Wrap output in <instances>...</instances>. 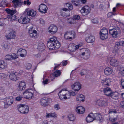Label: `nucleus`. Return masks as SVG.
<instances>
[{"instance_id":"a19ab883","label":"nucleus","mask_w":124,"mask_h":124,"mask_svg":"<svg viewBox=\"0 0 124 124\" xmlns=\"http://www.w3.org/2000/svg\"><path fill=\"white\" fill-rule=\"evenodd\" d=\"M108 34L107 29L105 28H103L101 29L100 32L99 34Z\"/></svg>"},{"instance_id":"9d476101","label":"nucleus","mask_w":124,"mask_h":124,"mask_svg":"<svg viewBox=\"0 0 124 124\" xmlns=\"http://www.w3.org/2000/svg\"><path fill=\"white\" fill-rule=\"evenodd\" d=\"M5 99L4 103L5 107L7 108L13 103L14 100L12 96L6 97Z\"/></svg>"},{"instance_id":"b1692460","label":"nucleus","mask_w":124,"mask_h":124,"mask_svg":"<svg viewBox=\"0 0 124 124\" xmlns=\"http://www.w3.org/2000/svg\"><path fill=\"white\" fill-rule=\"evenodd\" d=\"M12 2L13 3V6L15 8L20 7L22 5L23 2L21 0H14Z\"/></svg>"},{"instance_id":"f3484780","label":"nucleus","mask_w":124,"mask_h":124,"mask_svg":"<svg viewBox=\"0 0 124 124\" xmlns=\"http://www.w3.org/2000/svg\"><path fill=\"white\" fill-rule=\"evenodd\" d=\"M81 55L82 56H86V57L85 58L86 59L88 58L90 55V51L88 49L86 48H83L81 49Z\"/></svg>"},{"instance_id":"473e14b6","label":"nucleus","mask_w":124,"mask_h":124,"mask_svg":"<svg viewBox=\"0 0 124 124\" xmlns=\"http://www.w3.org/2000/svg\"><path fill=\"white\" fill-rule=\"evenodd\" d=\"M93 117L94 119H96L97 120H99L101 121L102 119V117L101 115L99 114L96 113L93 114Z\"/></svg>"},{"instance_id":"774afa93","label":"nucleus","mask_w":124,"mask_h":124,"mask_svg":"<svg viewBox=\"0 0 124 124\" xmlns=\"http://www.w3.org/2000/svg\"><path fill=\"white\" fill-rule=\"evenodd\" d=\"M121 85L122 87L124 88V79H122L121 80Z\"/></svg>"},{"instance_id":"864d4df0","label":"nucleus","mask_w":124,"mask_h":124,"mask_svg":"<svg viewBox=\"0 0 124 124\" xmlns=\"http://www.w3.org/2000/svg\"><path fill=\"white\" fill-rule=\"evenodd\" d=\"M79 2V0L78 1L76 0H72V3L76 6L78 5Z\"/></svg>"},{"instance_id":"bb28decb","label":"nucleus","mask_w":124,"mask_h":124,"mask_svg":"<svg viewBox=\"0 0 124 124\" xmlns=\"http://www.w3.org/2000/svg\"><path fill=\"white\" fill-rule=\"evenodd\" d=\"M25 11L27 15L31 17L35 16L36 14V11L33 9L28 10L27 9Z\"/></svg>"},{"instance_id":"a211bd4d","label":"nucleus","mask_w":124,"mask_h":124,"mask_svg":"<svg viewBox=\"0 0 124 124\" xmlns=\"http://www.w3.org/2000/svg\"><path fill=\"white\" fill-rule=\"evenodd\" d=\"M30 19L27 17H21L18 19V21L21 23L26 24L29 23Z\"/></svg>"},{"instance_id":"69168bd1","label":"nucleus","mask_w":124,"mask_h":124,"mask_svg":"<svg viewBox=\"0 0 124 124\" xmlns=\"http://www.w3.org/2000/svg\"><path fill=\"white\" fill-rule=\"evenodd\" d=\"M113 13L112 12H109L108 13L107 15L108 18H110L112 17L113 16Z\"/></svg>"},{"instance_id":"2f4dec72","label":"nucleus","mask_w":124,"mask_h":124,"mask_svg":"<svg viewBox=\"0 0 124 124\" xmlns=\"http://www.w3.org/2000/svg\"><path fill=\"white\" fill-rule=\"evenodd\" d=\"M86 40L87 42H93L95 40V38L94 36L90 35L86 38Z\"/></svg>"},{"instance_id":"dca6fc26","label":"nucleus","mask_w":124,"mask_h":124,"mask_svg":"<svg viewBox=\"0 0 124 124\" xmlns=\"http://www.w3.org/2000/svg\"><path fill=\"white\" fill-rule=\"evenodd\" d=\"M72 89L75 91H79L81 88V85L79 82H76L71 85Z\"/></svg>"},{"instance_id":"338daca9","label":"nucleus","mask_w":124,"mask_h":124,"mask_svg":"<svg viewBox=\"0 0 124 124\" xmlns=\"http://www.w3.org/2000/svg\"><path fill=\"white\" fill-rule=\"evenodd\" d=\"M46 118H49L51 117V113H46Z\"/></svg>"},{"instance_id":"e433bc0d","label":"nucleus","mask_w":124,"mask_h":124,"mask_svg":"<svg viewBox=\"0 0 124 124\" xmlns=\"http://www.w3.org/2000/svg\"><path fill=\"white\" fill-rule=\"evenodd\" d=\"M10 2V0H3L1 4L3 7L7 6L8 5Z\"/></svg>"},{"instance_id":"ea45409f","label":"nucleus","mask_w":124,"mask_h":124,"mask_svg":"<svg viewBox=\"0 0 124 124\" xmlns=\"http://www.w3.org/2000/svg\"><path fill=\"white\" fill-rule=\"evenodd\" d=\"M100 38L104 40L107 39L108 37V34H99Z\"/></svg>"},{"instance_id":"37998d69","label":"nucleus","mask_w":124,"mask_h":124,"mask_svg":"<svg viewBox=\"0 0 124 124\" xmlns=\"http://www.w3.org/2000/svg\"><path fill=\"white\" fill-rule=\"evenodd\" d=\"M8 18L10 19L11 21H13L15 20L16 19V17L15 15H12L11 16H8Z\"/></svg>"},{"instance_id":"0e129e2a","label":"nucleus","mask_w":124,"mask_h":124,"mask_svg":"<svg viewBox=\"0 0 124 124\" xmlns=\"http://www.w3.org/2000/svg\"><path fill=\"white\" fill-rule=\"evenodd\" d=\"M0 92L2 93H5V88L3 87H0Z\"/></svg>"},{"instance_id":"423d86ee","label":"nucleus","mask_w":124,"mask_h":124,"mask_svg":"<svg viewBox=\"0 0 124 124\" xmlns=\"http://www.w3.org/2000/svg\"><path fill=\"white\" fill-rule=\"evenodd\" d=\"M117 113L116 111L114 109H110L108 114L109 115V120L112 122L115 121L117 119V115L115 114Z\"/></svg>"},{"instance_id":"c756f323","label":"nucleus","mask_w":124,"mask_h":124,"mask_svg":"<svg viewBox=\"0 0 124 124\" xmlns=\"http://www.w3.org/2000/svg\"><path fill=\"white\" fill-rule=\"evenodd\" d=\"M93 114L90 113L88 115L86 118V121L87 122H90L94 120Z\"/></svg>"},{"instance_id":"f257e3e1","label":"nucleus","mask_w":124,"mask_h":124,"mask_svg":"<svg viewBox=\"0 0 124 124\" xmlns=\"http://www.w3.org/2000/svg\"><path fill=\"white\" fill-rule=\"evenodd\" d=\"M47 45L50 49H57L60 47V45L57 40V38L54 36L49 39L48 41Z\"/></svg>"},{"instance_id":"58836bf2","label":"nucleus","mask_w":124,"mask_h":124,"mask_svg":"<svg viewBox=\"0 0 124 124\" xmlns=\"http://www.w3.org/2000/svg\"><path fill=\"white\" fill-rule=\"evenodd\" d=\"M68 118L70 121H73L76 119L75 116L72 114H70L68 116Z\"/></svg>"},{"instance_id":"7ed1b4c3","label":"nucleus","mask_w":124,"mask_h":124,"mask_svg":"<svg viewBox=\"0 0 124 124\" xmlns=\"http://www.w3.org/2000/svg\"><path fill=\"white\" fill-rule=\"evenodd\" d=\"M70 96L69 91L65 88L62 90L59 93V98L62 100H66L70 98Z\"/></svg>"},{"instance_id":"393cba45","label":"nucleus","mask_w":124,"mask_h":124,"mask_svg":"<svg viewBox=\"0 0 124 124\" xmlns=\"http://www.w3.org/2000/svg\"><path fill=\"white\" fill-rule=\"evenodd\" d=\"M85 99L84 96L82 94L78 95L76 97V100L78 102H84Z\"/></svg>"},{"instance_id":"72a5a7b5","label":"nucleus","mask_w":124,"mask_h":124,"mask_svg":"<svg viewBox=\"0 0 124 124\" xmlns=\"http://www.w3.org/2000/svg\"><path fill=\"white\" fill-rule=\"evenodd\" d=\"M2 46L3 49L5 50L8 51L10 49L9 45L6 42H4Z\"/></svg>"},{"instance_id":"9b49d317","label":"nucleus","mask_w":124,"mask_h":124,"mask_svg":"<svg viewBox=\"0 0 124 124\" xmlns=\"http://www.w3.org/2000/svg\"><path fill=\"white\" fill-rule=\"evenodd\" d=\"M50 102V99L47 98H43L39 101L40 104L42 106L46 107L47 106Z\"/></svg>"},{"instance_id":"052dcab7","label":"nucleus","mask_w":124,"mask_h":124,"mask_svg":"<svg viewBox=\"0 0 124 124\" xmlns=\"http://www.w3.org/2000/svg\"><path fill=\"white\" fill-rule=\"evenodd\" d=\"M39 22L42 25L44 24L45 23V21L43 19L40 18L39 20Z\"/></svg>"},{"instance_id":"de8ad7c7","label":"nucleus","mask_w":124,"mask_h":124,"mask_svg":"<svg viewBox=\"0 0 124 124\" xmlns=\"http://www.w3.org/2000/svg\"><path fill=\"white\" fill-rule=\"evenodd\" d=\"M31 67V63H27L25 65V67L26 69L27 70L30 69Z\"/></svg>"},{"instance_id":"a18cd8bd","label":"nucleus","mask_w":124,"mask_h":124,"mask_svg":"<svg viewBox=\"0 0 124 124\" xmlns=\"http://www.w3.org/2000/svg\"><path fill=\"white\" fill-rule=\"evenodd\" d=\"M61 74V72L60 70L55 71L54 74V75L55 77H57L60 76Z\"/></svg>"},{"instance_id":"cd10ccee","label":"nucleus","mask_w":124,"mask_h":124,"mask_svg":"<svg viewBox=\"0 0 124 124\" xmlns=\"http://www.w3.org/2000/svg\"><path fill=\"white\" fill-rule=\"evenodd\" d=\"M103 92L105 95L109 96L110 95L112 92L110 88L108 87H105L103 88Z\"/></svg>"},{"instance_id":"c03bdc74","label":"nucleus","mask_w":124,"mask_h":124,"mask_svg":"<svg viewBox=\"0 0 124 124\" xmlns=\"http://www.w3.org/2000/svg\"><path fill=\"white\" fill-rule=\"evenodd\" d=\"M11 55V60H15L18 58V56L16 54L13 53Z\"/></svg>"},{"instance_id":"4d7b16f0","label":"nucleus","mask_w":124,"mask_h":124,"mask_svg":"<svg viewBox=\"0 0 124 124\" xmlns=\"http://www.w3.org/2000/svg\"><path fill=\"white\" fill-rule=\"evenodd\" d=\"M69 93L70 94V98L71 95L74 96L76 94V93L73 91L69 92Z\"/></svg>"},{"instance_id":"6e6d98bb","label":"nucleus","mask_w":124,"mask_h":124,"mask_svg":"<svg viewBox=\"0 0 124 124\" xmlns=\"http://www.w3.org/2000/svg\"><path fill=\"white\" fill-rule=\"evenodd\" d=\"M92 22L94 24H97L98 22V19L97 18H95L92 20Z\"/></svg>"},{"instance_id":"680f3d73","label":"nucleus","mask_w":124,"mask_h":124,"mask_svg":"<svg viewBox=\"0 0 124 124\" xmlns=\"http://www.w3.org/2000/svg\"><path fill=\"white\" fill-rule=\"evenodd\" d=\"M120 45L122 46H124V39H121L120 41Z\"/></svg>"},{"instance_id":"5fc2aeb1","label":"nucleus","mask_w":124,"mask_h":124,"mask_svg":"<svg viewBox=\"0 0 124 124\" xmlns=\"http://www.w3.org/2000/svg\"><path fill=\"white\" fill-rule=\"evenodd\" d=\"M48 79H45V76H44L43 78V84L44 85L47 84L48 83Z\"/></svg>"},{"instance_id":"79ce46f5","label":"nucleus","mask_w":124,"mask_h":124,"mask_svg":"<svg viewBox=\"0 0 124 124\" xmlns=\"http://www.w3.org/2000/svg\"><path fill=\"white\" fill-rule=\"evenodd\" d=\"M27 54V52L24 49H23L22 52L20 54V56L22 57H25Z\"/></svg>"},{"instance_id":"39448f33","label":"nucleus","mask_w":124,"mask_h":124,"mask_svg":"<svg viewBox=\"0 0 124 124\" xmlns=\"http://www.w3.org/2000/svg\"><path fill=\"white\" fill-rule=\"evenodd\" d=\"M17 108L19 112L23 114H27L29 111L28 106L25 105L20 104L18 105Z\"/></svg>"},{"instance_id":"09e8293b","label":"nucleus","mask_w":124,"mask_h":124,"mask_svg":"<svg viewBox=\"0 0 124 124\" xmlns=\"http://www.w3.org/2000/svg\"><path fill=\"white\" fill-rule=\"evenodd\" d=\"M87 70L85 69L83 70L81 72V76H83L85 75L87 73Z\"/></svg>"},{"instance_id":"6e6552de","label":"nucleus","mask_w":124,"mask_h":124,"mask_svg":"<svg viewBox=\"0 0 124 124\" xmlns=\"http://www.w3.org/2000/svg\"><path fill=\"white\" fill-rule=\"evenodd\" d=\"M28 33L29 36L35 39L38 37L37 31L33 26H31L29 28Z\"/></svg>"},{"instance_id":"603ef678","label":"nucleus","mask_w":124,"mask_h":124,"mask_svg":"<svg viewBox=\"0 0 124 124\" xmlns=\"http://www.w3.org/2000/svg\"><path fill=\"white\" fill-rule=\"evenodd\" d=\"M73 19L74 20H78L80 19V17L79 15H75L74 16Z\"/></svg>"},{"instance_id":"4be33fe9","label":"nucleus","mask_w":124,"mask_h":124,"mask_svg":"<svg viewBox=\"0 0 124 124\" xmlns=\"http://www.w3.org/2000/svg\"><path fill=\"white\" fill-rule=\"evenodd\" d=\"M5 11L8 14H9V15L8 16H11L16 13H18L16 9L11 10L10 9L7 8L5 9Z\"/></svg>"},{"instance_id":"1a4fd4ad","label":"nucleus","mask_w":124,"mask_h":124,"mask_svg":"<svg viewBox=\"0 0 124 124\" xmlns=\"http://www.w3.org/2000/svg\"><path fill=\"white\" fill-rule=\"evenodd\" d=\"M91 9L90 7L87 5H86L82 8L80 12L83 16H85L89 13Z\"/></svg>"},{"instance_id":"f704fd0d","label":"nucleus","mask_w":124,"mask_h":124,"mask_svg":"<svg viewBox=\"0 0 124 124\" xmlns=\"http://www.w3.org/2000/svg\"><path fill=\"white\" fill-rule=\"evenodd\" d=\"M119 95L118 93L115 92H111L110 96H111L113 98L115 99H116L118 98Z\"/></svg>"},{"instance_id":"4468645a","label":"nucleus","mask_w":124,"mask_h":124,"mask_svg":"<svg viewBox=\"0 0 124 124\" xmlns=\"http://www.w3.org/2000/svg\"><path fill=\"white\" fill-rule=\"evenodd\" d=\"M111 82L110 79L108 78H105L102 80L101 83L102 85L104 87L109 86Z\"/></svg>"},{"instance_id":"0eeeda50","label":"nucleus","mask_w":124,"mask_h":124,"mask_svg":"<svg viewBox=\"0 0 124 124\" xmlns=\"http://www.w3.org/2000/svg\"><path fill=\"white\" fill-rule=\"evenodd\" d=\"M76 36V34L73 31H67L65 32L64 34L65 39L68 40H71L73 39Z\"/></svg>"},{"instance_id":"3c124183","label":"nucleus","mask_w":124,"mask_h":124,"mask_svg":"<svg viewBox=\"0 0 124 124\" xmlns=\"http://www.w3.org/2000/svg\"><path fill=\"white\" fill-rule=\"evenodd\" d=\"M54 109L56 110H58L60 109V106L57 104H55L54 106Z\"/></svg>"},{"instance_id":"aec40b11","label":"nucleus","mask_w":124,"mask_h":124,"mask_svg":"<svg viewBox=\"0 0 124 124\" xmlns=\"http://www.w3.org/2000/svg\"><path fill=\"white\" fill-rule=\"evenodd\" d=\"M26 87V84L23 81L19 82L18 89L19 91H22L24 90Z\"/></svg>"},{"instance_id":"f8f14e48","label":"nucleus","mask_w":124,"mask_h":124,"mask_svg":"<svg viewBox=\"0 0 124 124\" xmlns=\"http://www.w3.org/2000/svg\"><path fill=\"white\" fill-rule=\"evenodd\" d=\"M81 46V45L80 44L76 45L74 44L71 43L69 45L68 49L70 51L73 52L77 49H78Z\"/></svg>"},{"instance_id":"c9c22d12","label":"nucleus","mask_w":124,"mask_h":124,"mask_svg":"<svg viewBox=\"0 0 124 124\" xmlns=\"http://www.w3.org/2000/svg\"><path fill=\"white\" fill-rule=\"evenodd\" d=\"M10 79L15 81L17 79V76L16 74L14 73H11L9 76Z\"/></svg>"},{"instance_id":"5701e85b","label":"nucleus","mask_w":124,"mask_h":124,"mask_svg":"<svg viewBox=\"0 0 124 124\" xmlns=\"http://www.w3.org/2000/svg\"><path fill=\"white\" fill-rule=\"evenodd\" d=\"M76 111L78 114H82L85 112V108L82 106H78L76 108Z\"/></svg>"},{"instance_id":"2eb2a0df","label":"nucleus","mask_w":124,"mask_h":124,"mask_svg":"<svg viewBox=\"0 0 124 124\" xmlns=\"http://www.w3.org/2000/svg\"><path fill=\"white\" fill-rule=\"evenodd\" d=\"M48 7L44 4L40 5L38 9L39 11L42 14H45L47 12Z\"/></svg>"},{"instance_id":"13d9d810","label":"nucleus","mask_w":124,"mask_h":124,"mask_svg":"<svg viewBox=\"0 0 124 124\" xmlns=\"http://www.w3.org/2000/svg\"><path fill=\"white\" fill-rule=\"evenodd\" d=\"M22 98V96L21 95H19L16 97V100L17 101H19L21 100Z\"/></svg>"},{"instance_id":"8fccbe9b","label":"nucleus","mask_w":124,"mask_h":124,"mask_svg":"<svg viewBox=\"0 0 124 124\" xmlns=\"http://www.w3.org/2000/svg\"><path fill=\"white\" fill-rule=\"evenodd\" d=\"M5 59L6 60H11V55L9 54L6 55L5 57Z\"/></svg>"},{"instance_id":"a878e982","label":"nucleus","mask_w":124,"mask_h":124,"mask_svg":"<svg viewBox=\"0 0 124 124\" xmlns=\"http://www.w3.org/2000/svg\"><path fill=\"white\" fill-rule=\"evenodd\" d=\"M110 34L114 38H116L118 36V33L117 30L114 29L110 30L109 31Z\"/></svg>"},{"instance_id":"bf43d9fd","label":"nucleus","mask_w":124,"mask_h":124,"mask_svg":"<svg viewBox=\"0 0 124 124\" xmlns=\"http://www.w3.org/2000/svg\"><path fill=\"white\" fill-rule=\"evenodd\" d=\"M1 76L3 78H6L8 77V75L5 73H2Z\"/></svg>"},{"instance_id":"20e7f679","label":"nucleus","mask_w":124,"mask_h":124,"mask_svg":"<svg viewBox=\"0 0 124 124\" xmlns=\"http://www.w3.org/2000/svg\"><path fill=\"white\" fill-rule=\"evenodd\" d=\"M34 89L29 88L26 89L23 92V94L25 98L28 99H31L33 96V92Z\"/></svg>"},{"instance_id":"6ab92c4d","label":"nucleus","mask_w":124,"mask_h":124,"mask_svg":"<svg viewBox=\"0 0 124 124\" xmlns=\"http://www.w3.org/2000/svg\"><path fill=\"white\" fill-rule=\"evenodd\" d=\"M109 58L110 59V64L111 65L113 66H117L119 65V62L117 59L115 58L111 59V57Z\"/></svg>"},{"instance_id":"49530a36","label":"nucleus","mask_w":124,"mask_h":124,"mask_svg":"<svg viewBox=\"0 0 124 124\" xmlns=\"http://www.w3.org/2000/svg\"><path fill=\"white\" fill-rule=\"evenodd\" d=\"M74 20L73 18H68V23L70 24H72L74 23Z\"/></svg>"},{"instance_id":"412c9836","label":"nucleus","mask_w":124,"mask_h":124,"mask_svg":"<svg viewBox=\"0 0 124 124\" xmlns=\"http://www.w3.org/2000/svg\"><path fill=\"white\" fill-rule=\"evenodd\" d=\"M16 35L15 32L12 31L10 32L8 34L5 35L7 39L8 40H10L11 39H14L16 37Z\"/></svg>"},{"instance_id":"f03ea898","label":"nucleus","mask_w":124,"mask_h":124,"mask_svg":"<svg viewBox=\"0 0 124 124\" xmlns=\"http://www.w3.org/2000/svg\"><path fill=\"white\" fill-rule=\"evenodd\" d=\"M96 104L100 107H105L108 104V99L103 96H101L95 101Z\"/></svg>"},{"instance_id":"e2e57ef3","label":"nucleus","mask_w":124,"mask_h":124,"mask_svg":"<svg viewBox=\"0 0 124 124\" xmlns=\"http://www.w3.org/2000/svg\"><path fill=\"white\" fill-rule=\"evenodd\" d=\"M24 4L25 5H29L31 3V2L29 1V0L24 1L23 2Z\"/></svg>"},{"instance_id":"4c0bfd02","label":"nucleus","mask_w":124,"mask_h":124,"mask_svg":"<svg viewBox=\"0 0 124 124\" xmlns=\"http://www.w3.org/2000/svg\"><path fill=\"white\" fill-rule=\"evenodd\" d=\"M45 48V45L43 43H39L38 44V48L41 51L43 50Z\"/></svg>"},{"instance_id":"c85d7f7f","label":"nucleus","mask_w":124,"mask_h":124,"mask_svg":"<svg viewBox=\"0 0 124 124\" xmlns=\"http://www.w3.org/2000/svg\"><path fill=\"white\" fill-rule=\"evenodd\" d=\"M113 72V70L109 67H106L104 70V73L107 76L110 75Z\"/></svg>"},{"instance_id":"7c9ffc66","label":"nucleus","mask_w":124,"mask_h":124,"mask_svg":"<svg viewBox=\"0 0 124 124\" xmlns=\"http://www.w3.org/2000/svg\"><path fill=\"white\" fill-rule=\"evenodd\" d=\"M7 66V63L4 61L0 60V70L6 68Z\"/></svg>"},{"instance_id":"ddd939ff","label":"nucleus","mask_w":124,"mask_h":124,"mask_svg":"<svg viewBox=\"0 0 124 124\" xmlns=\"http://www.w3.org/2000/svg\"><path fill=\"white\" fill-rule=\"evenodd\" d=\"M58 28L55 25H51L48 28V32L52 34H55L57 31Z\"/></svg>"}]
</instances>
